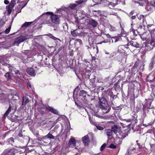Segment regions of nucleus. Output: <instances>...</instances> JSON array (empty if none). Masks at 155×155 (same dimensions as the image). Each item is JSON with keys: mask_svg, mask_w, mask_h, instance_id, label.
<instances>
[{"mask_svg": "<svg viewBox=\"0 0 155 155\" xmlns=\"http://www.w3.org/2000/svg\"><path fill=\"white\" fill-rule=\"evenodd\" d=\"M151 87L152 89V92L151 94H153L155 96V86L153 85H151Z\"/></svg>", "mask_w": 155, "mask_h": 155, "instance_id": "obj_33", "label": "nucleus"}, {"mask_svg": "<svg viewBox=\"0 0 155 155\" xmlns=\"http://www.w3.org/2000/svg\"><path fill=\"white\" fill-rule=\"evenodd\" d=\"M151 76H149L147 77V81H151V82H152L153 81V80L155 78L154 77L153 79L152 80H151L150 79V77H151Z\"/></svg>", "mask_w": 155, "mask_h": 155, "instance_id": "obj_49", "label": "nucleus"}, {"mask_svg": "<svg viewBox=\"0 0 155 155\" xmlns=\"http://www.w3.org/2000/svg\"><path fill=\"white\" fill-rule=\"evenodd\" d=\"M110 31H114L116 30V28L115 27L111 26V25H110Z\"/></svg>", "mask_w": 155, "mask_h": 155, "instance_id": "obj_45", "label": "nucleus"}, {"mask_svg": "<svg viewBox=\"0 0 155 155\" xmlns=\"http://www.w3.org/2000/svg\"><path fill=\"white\" fill-rule=\"evenodd\" d=\"M150 4L151 6V8L152 7H154L155 5V0H152L150 2Z\"/></svg>", "mask_w": 155, "mask_h": 155, "instance_id": "obj_35", "label": "nucleus"}, {"mask_svg": "<svg viewBox=\"0 0 155 155\" xmlns=\"http://www.w3.org/2000/svg\"><path fill=\"white\" fill-rule=\"evenodd\" d=\"M84 2V1L82 0H78L76 1L75 2L78 5L81 4Z\"/></svg>", "mask_w": 155, "mask_h": 155, "instance_id": "obj_44", "label": "nucleus"}, {"mask_svg": "<svg viewBox=\"0 0 155 155\" xmlns=\"http://www.w3.org/2000/svg\"><path fill=\"white\" fill-rule=\"evenodd\" d=\"M11 109H12V107H11V104H10L7 110L6 111V112H5V114L4 115L3 117H4L7 116V115L11 111Z\"/></svg>", "mask_w": 155, "mask_h": 155, "instance_id": "obj_24", "label": "nucleus"}, {"mask_svg": "<svg viewBox=\"0 0 155 155\" xmlns=\"http://www.w3.org/2000/svg\"><path fill=\"white\" fill-rule=\"evenodd\" d=\"M63 28L64 29L65 31L68 28V24L67 23H64L63 24Z\"/></svg>", "mask_w": 155, "mask_h": 155, "instance_id": "obj_37", "label": "nucleus"}, {"mask_svg": "<svg viewBox=\"0 0 155 155\" xmlns=\"http://www.w3.org/2000/svg\"><path fill=\"white\" fill-rule=\"evenodd\" d=\"M7 142H8L9 144L12 145V144L14 142V141L13 138L11 137L8 139Z\"/></svg>", "mask_w": 155, "mask_h": 155, "instance_id": "obj_31", "label": "nucleus"}, {"mask_svg": "<svg viewBox=\"0 0 155 155\" xmlns=\"http://www.w3.org/2000/svg\"><path fill=\"white\" fill-rule=\"evenodd\" d=\"M109 15H115V16H117V13L116 12H110L109 13Z\"/></svg>", "mask_w": 155, "mask_h": 155, "instance_id": "obj_52", "label": "nucleus"}, {"mask_svg": "<svg viewBox=\"0 0 155 155\" xmlns=\"http://www.w3.org/2000/svg\"><path fill=\"white\" fill-rule=\"evenodd\" d=\"M154 63V58H152L151 59V62L149 64L150 68L151 70H152V69Z\"/></svg>", "mask_w": 155, "mask_h": 155, "instance_id": "obj_25", "label": "nucleus"}, {"mask_svg": "<svg viewBox=\"0 0 155 155\" xmlns=\"http://www.w3.org/2000/svg\"><path fill=\"white\" fill-rule=\"evenodd\" d=\"M89 23L94 28L96 27L98 24L97 21L93 19L90 20L89 21Z\"/></svg>", "mask_w": 155, "mask_h": 155, "instance_id": "obj_14", "label": "nucleus"}, {"mask_svg": "<svg viewBox=\"0 0 155 155\" xmlns=\"http://www.w3.org/2000/svg\"><path fill=\"white\" fill-rule=\"evenodd\" d=\"M13 71L15 74L18 75H22L21 73L18 70H16L15 69H14Z\"/></svg>", "mask_w": 155, "mask_h": 155, "instance_id": "obj_39", "label": "nucleus"}, {"mask_svg": "<svg viewBox=\"0 0 155 155\" xmlns=\"http://www.w3.org/2000/svg\"><path fill=\"white\" fill-rule=\"evenodd\" d=\"M127 48L124 45L119 46L118 47V51L120 53H123L125 51V50L127 49Z\"/></svg>", "mask_w": 155, "mask_h": 155, "instance_id": "obj_12", "label": "nucleus"}, {"mask_svg": "<svg viewBox=\"0 0 155 155\" xmlns=\"http://www.w3.org/2000/svg\"><path fill=\"white\" fill-rule=\"evenodd\" d=\"M46 108L47 110L51 112L54 114H58L59 113L58 110L50 106L47 107Z\"/></svg>", "mask_w": 155, "mask_h": 155, "instance_id": "obj_13", "label": "nucleus"}, {"mask_svg": "<svg viewBox=\"0 0 155 155\" xmlns=\"http://www.w3.org/2000/svg\"><path fill=\"white\" fill-rule=\"evenodd\" d=\"M150 43L152 45L153 47H155V37H151V40Z\"/></svg>", "mask_w": 155, "mask_h": 155, "instance_id": "obj_26", "label": "nucleus"}, {"mask_svg": "<svg viewBox=\"0 0 155 155\" xmlns=\"http://www.w3.org/2000/svg\"><path fill=\"white\" fill-rule=\"evenodd\" d=\"M137 144L138 145L139 147L140 146V145L138 143H137Z\"/></svg>", "mask_w": 155, "mask_h": 155, "instance_id": "obj_64", "label": "nucleus"}, {"mask_svg": "<svg viewBox=\"0 0 155 155\" xmlns=\"http://www.w3.org/2000/svg\"><path fill=\"white\" fill-rule=\"evenodd\" d=\"M106 146V144L105 143H104L101 147L100 150L101 151L103 150L105 147Z\"/></svg>", "mask_w": 155, "mask_h": 155, "instance_id": "obj_43", "label": "nucleus"}, {"mask_svg": "<svg viewBox=\"0 0 155 155\" xmlns=\"http://www.w3.org/2000/svg\"><path fill=\"white\" fill-rule=\"evenodd\" d=\"M48 14L50 15L49 18L51 20L52 26L59 25L61 22L60 17L59 15L54 14L53 12H47L44 14Z\"/></svg>", "mask_w": 155, "mask_h": 155, "instance_id": "obj_1", "label": "nucleus"}, {"mask_svg": "<svg viewBox=\"0 0 155 155\" xmlns=\"http://www.w3.org/2000/svg\"><path fill=\"white\" fill-rule=\"evenodd\" d=\"M145 108L152 109H153V106L151 105V102H147L145 104Z\"/></svg>", "mask_w": 155, "mask_h": 155, "instance_id": "obj_18", "label": "nucleus"}, {"mask_svg": "<svg viewBox=\"0 0 155 155\" xmlns=\"http://www.w3.org/2000/svg\"><path fill=\"white\" fill-rule=\"evenodd\" d=\"M28 102V99L26 98V97H23L22 103V105H25Z\"/></svg>", "mask_w": 155, "mask_h": 155, "instance_id": "obj_28", "label": "nucleus"}, {"mask_svg": "<svg viewBox=\"0 0 155 155\" xmlns=\"http://www.w3.org/2000/svg\"><path fill=\"white\" fill-rule=\"evenodd\" d=\"M111 130L112 131L114 132V133L116 135L117 133L118 132V130H120V129L118 128L117 127V125H114L113 126H112L111 127Z\"/></svg>", "mask_w": 155, "mask_h": 155, "instance_id": "obj_17", "label": "nucleus"}, {"mask_svg": "<svg viewBox=\"0 0 155 155\" xmlns=\"http://www.w3.org/2000/svg\"><path fill=\"white\" fill-rule=\"evenodd\" d=\"M145 47H147L149 50L152 49L153 47L151 44L149 42L147 43L145 45Z\"/></svg>", "mask_w": 155, "mask_h": 155, "instance_id": "obj_22", "label": "nucleus"}, {"mask_svg": "<svg viewBox=\"0 0 155 155\" xmlns=\"http://www.w3.org/2000/svg\"><path fill=\"white\" fill-rule=\"evenodd\" d=\"M87 77L88 78H89V77H90V75H89V74H87Z\"/></svg>", "mask_w": 155, "mask_h": 155, "instance_id": "obj_63", "label": "nucleus"}, {"mask_svg": "<svg viewBox=\"0 0 155 155\" xmlns=\"http://www.w3.org/2000/svg\"><path fill=\"white\" fill-rule=\"evenodd\" d=\"M97 128L99 130H102L104 129L103 127L100 126H97Z\"/></svg>", "mask_w": 155, "mask_h": 155, "instance_id": "obj_51", "label": "nucleus"}, {"mask_svg": "<svg viewBox=\"0 0 155 155\" xmlns=\"http://www.w3.org/2000/svg\"><path fill=\"white\" fill-rule=\"evenodd\" d=\"M28 73L31 76H35L36 75L35 71L32 68H28L27 70Z\"/></svg>", "mask_w": 155, "mask_h": 155, "instance_id": "obj_10", "label": "nucleus"}, {"mask_svg": "<svg viewBox=\"0 0 155 155\" xmlns=\"http://www.w3.org/2000/svg\"><path fill=\"white\" fill-rule=\"evenodd\" d=\"M5 65H6V66L7 67H8V68H9V69L10 70H11V71H12V66L10 65L9 64H5Z\"/></svg>", "mask_w": 155, "mask_h": 155, "instance_id": "obj_48", "label": "nucleus"}, {"mask_svg": "<svg viewBox=\"0 0 155 155\" xmlns=\"http://www.w3.org/2000/svg\"><path fill=\"white\" fill-rule=\"evenodd\" d=\"M76 43L79 44L80 45H81L82 44V42L81 40L80 39H76L75 40Z\"/></svg>", "mask_w": 155, "mask_h": 155, "instance_id": "obj_40", "label": "nucleus"}, {"mask_svg": "<svg viewBox=\"0 0 155 155\" xmlns=\"http://www.w3.org/2000/svg\"><path fill=\"white\" fill-rule=\"evenodd\" d=\"M4 2L5 4L8 5L9 3V2L7 0H5L4 1Z\"/></svg>", "mask_w": 155, "mask_h": 155, "instance_id": "obj_54", "label": "nucleus"}, {"mask_svg": "<svg viewBox=\"0 0 155 155\" xmlns=\"http://www.w3.org/2000/svg\"><path fill=\"white\" fill-rule=\"evenodd\" d=\"M86 92L85 91H84V90H82L81 91H80V96H81V95H82L83 94H86Z\"/></svg>", "mask_w": 155, "mask_h": 155, "instance_id": "obj_47", "label": "nucleus"}, {"mask_svg": "<svg viewBox=\"0 0 155 155\" xmlns=\"http://www.w3.org/2000/svg\"><path fill=\"white\" fill-rule=\"evenodd\" d=\"M118 41V38H116L115 39V42H116Z\"/></svg>", "mask_w": 155, "mask_h": 155, "instance_id": "obj_59", "label": "nucleus"}, {"mask_svg": "<svg viewBox=\"0 0 155 155\" xmlns=\"http://www.w3.org/2000/svg\"><path fill=\"white\" fill-rule=\"evenodd\" d=\"M40 138L41 139V140L43 141L46 139H48L50 140H51V139H54V137L49 133L46 135L41 137Z\"/></svg>", "mask_w": 155, "mask_h": 155, "instance_id": "obj_8", "label": "nucleus"}, {"mask_svg": "<svg viewBox=\"0 0 155 155\" xmlns=\"http://www.w3.org/2000/svg\"><path fill=\"white\" fill-rule=\"evenodd\" d=\"M115 5V4L112 2H110L108 4V6L111 9L113 8Z\"/></svg>", "mask_w": 155, "mask_h": 155, "instance_id": "obj_32", "label": "nucleus"}, {"mask_svg": "<svg viewBox=\"0 0 155 155\" xmlns=\"http://www.w3.org/2000/svg\"><path fill=\"white\" fill-rule=\"evenodd\" d=\"M5 77L7 78V79H9L11 78V76L8 73H6L5 75Z\"/></svg>", "mask_w": 155, "mask_h": 155, "instance_id": "obj_41", "label": "nucleus"}, {"mask_svg": "<svg viewBox=\"0 0 155 155\" xmlns=\"http://www.w3.org/2000/svg\"><path fill=\"white\" fill-rule=\"evenodd\" d=\"M151 37H154L155 35V28H154L151 30Z\"/></svg>", "mask_w": 155, "mask_h": 155, "instance_id": "obj_38", "label": "nucleus"}, {"mask_svg": "<svg viewBox=\"0 0 155 155\" xmlns=\"http://www.w3.org/2000/svg\"><path fill=\"white\" fill-rule=\"evenodd\" d=\"M51 21V19L46 18L43 21V23L45 24H48V25L50 26H52V24Z\"/></svg>", "mask_w": 155, "mask_h": 155, "instance_id": "obj_15", "label": "nucleus"}, {"mask_svg": "<svg viewBox=\"0 0 155 155\" xmlns=\"http://www.w3.org/2000/svg\"><path fill=\"white\" fill-rule=\"evenodd\" d=\"M68 144L69 147H74L76 145V140L74 138H71L69 141Z\"/></svg>", "mask_w": 155, "mask_h": 155, "instance_id": "obj_11", "label": "nucleus"}, {"mask_svg": "<svg viewBox=\"0 0 155 155\" xmlns=\"http://www.w3.org/2000/svg\"><path fill=\"white\" fill-rule=\"evenodd\" d=\"M71 34L73 36H82L83 34L82 27L79 26L76 29L71 31Z\"/></svg>", "mask_w": 155, "mask_h": 155, "instance_id": "obj_3", "label": "nucleus"}, {"mask_svg": "<svg viewBox=\"0 0 155 155\" xmlns=\"http://www.w3.org/2000/svg\"><path fill=\"white\" fill-rule=\"evenodd\" d=\"M106 134L107 136V138L108 139L110 138V137H111L112 135L113 134V132L110 129H107L106 130Z\"/></svg>", "mask_w": 155, "mask_h": 155, "instance_id": "obj_16", "label": "nucleus"}, {"mask_svg": "<svg viewBox=\"0 0 155 155\" xmlns=\"http://www.w3.org/2000/svg\"><path fill=\"white\" fill-rule=\"evenodd\" d=\"M17 152V150L14 148L5 149L3 152L4 154L6 155H15Z\"/></svg>", "mask_w": 155, "mask_h": 155, "instance_id": "obj_4", "label": "nucleus"}, {"mask_svg": "<svg viewBox=\"0 0 155 155\" xmlns=\"http://www.w3.org/2000/svg\"><path fill=\"white\" fill-rule=\"evenodd\" d=\"M130 45L136 48H138L139 47V44L134 41H130L129 43Z\"/></svg>", "mask_w": 155, "mask_h": 155, "instance_id": "obj_19", "label": "nucleus"}, {"mask_svg": "<svg viewBox=\"0 0 155 155\" xmlns=\"http://www.w3.org/2000/svg\"><path fill=\"white\" fill-rule=\"evenodd\" d=\"M105 53L106 54H110V53L108 52H107V51H106L105 52Z\"/></svg>", "mask_w": 155, "mask_h": 155, "instance_id": "obj_60", "label": "nucleus"}, {"mask_svg": "<svg viewBox=\"0 0 155 155\" xmlns=\"http://www.w3.org/2000/svg\"><path fill=\"white\" fill-rule=\"evenodd\" d=\"M12 8H10L8 6V15H9L12 12Z\"/></svg>", "mask_w": 155, "mask_h": 155, "instance_id": "obj_50", "label": "nucleus"}, {"mask_svg": "<svg viewBox=\"0 0 155 155\" xmlns=\"http://www.w3.org/2000/svg\"><path fill=\"white\" fill-rule=\"evenodd\" d=\"M136 18V17L135 16H132V17H131V18L132 19H134L135 18Z\"/></svg>", "mask_w": 155, "mask_h": 155, "instance_id": "obj_57", "label": "nucleus"}, {"mask_svg": "<svg viewBox=\"0 0 155 155\" xmlns=\"http://www.w3.org/2000/svg\"><path fill=\"white\" fill-rule=\"evenodd\" d=\"M75 103L79 107H81V106L80 105H79L78 104H77V103H76V102H75Z\"/></svg>", "mask_w": 155, "mask_h": 155, "instance_id": "obj_62", "label": "nucleus"}, {"mask_svg": "<svg viewBox=\"0 0 155 155\" xmlns=\"http://www.w3.org/2000/svg\"><path fill=\"white\" fill-rule=\"evenodd\" d=\"M137 16L138 19L140 20H141V19H142L143 20V23H144V22H145V23L147 24V22L146 18L147 19L149 18V17L148 16H147V15H137ZM148 26V28L149 27H150L152 26H154L153 25H149L148 24L147 25Z\"/></svg>", "mask_w": 155, "mask_h": 155, "instance_id": "obj_7", "label": "nucleus"}, {"mask_svg": "<svg viewBox=\"0 0 155 155\" xmlns=\"http://www.w3.org/2000/svg\"><path fill=\"white\" fill-rule=\"evenodd\" d=\"M98 104L100 109L107 110L105 112H103L104 114L107 113L111 109L110 107L108 105L106 99L104 97L99 98Z\"/></svg>", "mask_w": 155, "mask_h": 155, "instance_id": "obj_2", "label": "nucleus"}, {"mask_svg": "<svg viewBox=\"0 0 155 155\" xmlns=\"http://www.w3.org/2000/svg\"><path fill=\"white\" fill-rule=\"evenodd\" d=\"M143 116L144 117H145L146 116V114L145 113H144L143 114Z\"/></svg>", "mask_w": 155, "mask_h": 155, "instance_id": "obj_58", "label": "nucleus"}, {"mask_svg": "<svg viewBox=\"0 0 155 155\" xmlns=\"http://www.w3.org/2000/svg\"><path fill=\"white\" fill-rule=\"evenodd\" d=\"M94 112L97 113L98 112L99 110V108L97 105H96L94 107L93 110Z\"/></svg>", "mask_w": 155, "mask_h": 155, "instance_id": "obj_34", "label": "nucleus"}, {"mask_svg": "<svg viewBox=\"0 0 155 155\" xmlns=\"http://www.w3.org/2000/svg\"><path fill=\"white\" fill-rule=\"evenodd\" d=\"M77 6V5L75 4H70L68 6V8H70L71 9L74 10L75 9L76 7Z\"/></svg>", "mask_w": 155, "mask_h": 155, "instance_id": "obj_29", "label": "nucleus"}, {"mask_svg": "<svg viewBox=\"0 0 155 155\" xmlns=\"http://www.w3.org/2000/svg\"><path fill=\"white\" fill-rule=\"evenodd\" d=\"M135 150V149L134 147H130L128 150L127 153H126L125 155H130L131 153H133L134 152V150Z\"/></svg>", "mask_w": 155, "mask_h": 155, "instance_id": "obj_21", "label": "nucleus"}, {"mask_svg": "<svg viewBox=\"0 0 155 155\" xmlns=\"http://www.w3.org/2000/svg\"><path fill=\"white\" fill-rule=\"evenodd\" d=\"M108 55H109L108 56V57L110 58L112 57L114 55H112V54H110Z\"/></svg>", "mask_w": 155, "mask_h": 155, "instance_id": "obj_55", "label": "nucleus"}, {"mask_svg": "<svg viewBox=\"0 0 155 155\" xmlns=\"http://www.w3.org/2000/svg\"><path fill=\"white\" fill-rule=\"evenodd\" d=\"M27 87L29 88H31V85L28 84L27 85Z\"/></svg>", "mask_w": 155, "mask_h": 155, "instance_id": "obj_56", "label": "nucleus"}, {"mask_svg": "<svg viewBox=\"0 0 155 155\" xmlns=\"http://www.w3.org/2000/svg\"><path fill=\"white\" fill-rule=\"evenodd\" d=\"M116 135L118 137L123 139L127 136L128 134L125 130H121L120 129L118 130V132Z\"/></svg>", "mask_w": 155, "mask_h": 155, "instance_id": "obj_5", "label": "nucleus"}, {"mask_svg": "<svg viewBox=\"0 0 155 155\" xmlns=\"http://www.w3.org/2000/svg\"><path fill=\"white\" fill-rule=\"evenodd\" d=\"M110 35H109V34H108L107 35V37H110Z\"/></svg>", "mask_w": 155, "mask_h": 155, "instance_id": "obj_61", "label": "nucleus"}, {"mask_svg": "<svg viewBox=\"0 0 155 155\" xmlns=\"http://www.w3.org/2000/svg\"><path fill=\"white\" fill-rule=\"evenodd\" d=\"M144 27H143L142 25H140L138 28L139 32L142 33H145V30L144 29Z\"/></svg>", "mask_w": 155, "mask_h": 155, "instance_id": "obj_20", "label": "nucleus"}, {"mask_svg": "<svg viewBox=\"0 0 155 155\" xmlns=\"http://www.w3.org/2000/svg\"><path fill=\"white\" fill-rule=\"evenodd\" d=\"M26 39L27 38L25 36H21L17 37L15 39L14 44H13V45H14L15 44H16L18 46L20 43L25 41Z\"/></svg>", "mask_w": 155, "mask_h": 155, "instance_id": "obj_6", "label": "nucleus"}, {"mask_svg": "<svg viewBox=\"0 0 155 155\" xmlns=\"http://www.w3.org/2000/svg\"><path fill=\"white\" fill-rule=\"evenodd\" d=\"M11 28V26H10L8 28L5 30V34H7L9 33L10 30Z\"/></svg>", "mask_w": 155, "mask_h": 155, "instance_id": "obj_42", "label": "nucleus"}, {"mask_svg": "<svg viewBox=\"0 0 155 155\" xmlns=\"http://www.w3.org/2000/svg\"><path fill=\"white\" fill-rule=\"evenodd\" d=\"M137 108H138L139 110H142L143 111L145 110V106L143 105V104L142 103H139V104L137 107Z\"/></svg>", "mask_w": 155, "mask_h": 155, "instance_id": "obj_23", "label": "nucleus"}, {"mask_svg": "<svg viewBox=\"0 0 155 155\" xmlns=\"http://www.w3.org/2000/svg\"><path fill=\"white\" fill-rule=\"evenodd\" d=\"M140 38H141V39L143 40V41H144V40H146V37L144 36H143V35H140Z\"/></svg>", "mask_w": 155, "mask_h": 155, "instance_id": "obj_53", "label": "nucleus"}, {"mask_svg": "<svg viewBox=\"0 0 155 155\" xmlns=\"http://www.w3.org/2000/svg\"><path fill=\"white\" fill-rule=\"evenodd\" d=\"M31 22H25L23 25L22 27H27L30 25L32 23Z\"/></svg>", "mask_w": 155, "mask_h": 155, "instance_id": "obj_36", "label": "nucleus"}, {"mask_svg": "<svg viewBox=\"0 0 155 155\" xmlns=\"http://www.w3.org/2000/svg\"><path fill=\"white\" fill-rule=\"evenodd\" d=\"M109 147H110V148L115 149L116 147L114 144H113V143H112L110 145V146Z\"/></svg>", "mask_w": 155, "mask_h": 155, "instance_id": "obj_46", "label": "nucleus"}, {"mask_svg": "<svg viewBox=\"0 0 155 155\" xmlns=\"http://www.w3.org/2000/svg\"><path fill=\"white\" fill-rule=\"evenodd\" d=\"M47 35L49 36L50 38L53 39L54 40H58L59 41H60V40L58 38H56L55 37L53 36L51 34H47L45 35Z\"/></svg>", "mask_w": 155, "mask_h": 155, "instance_id": "obj_30", "label": "nucleus"}, {"mask_svg": "<svg viewBox=\"0 0 155 155\" xmlns=\"http://www.w3.org/2000/svg\"><path fill=\"white\" fill-rule=\"evenodd\" d=\"M82 139L84 145H88L90 142V139L88 135L82 137Z\"/></svg>", "mask_w": 155, "mask_h": 155, "instance_id": "obj_9", "label": "nucleus"}, {"mask_svg": "<svg viewBox=\"0 0 155 155\" xmlns=\"http://www.w3.org/2000/svg\"><path fill=\"white\" fill-rule=\"evenodd\" d=\"M15 4V1L14 0H12L8 5V6L10 8H12L14 7Z\"/></svg>", "mask_w": 155, "mask_h": 155, "instance_id": "obj_27", "label": "nucleus"}]
</instances>
